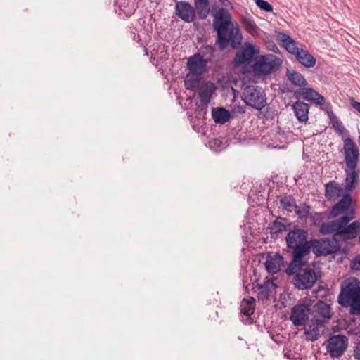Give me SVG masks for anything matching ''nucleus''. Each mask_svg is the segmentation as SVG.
<instances>
[{
    "mask_svg": "<svg viewBox=\"0 0 360 360\" xmlns=\"http://www.w3.org/2000/svg\"><path fill=\"white\" fill-rule=\"evenodd\" d=\"M286 76L288 80L296 86L304 87L308 85L304 76L294 70H287Z\"/></svg>",
    "mask_w": 360,
    "mask_h": 360,
    "instance_id": "b1692460",
    "label": "nucleus"
},
{
    "mask_svg": "<svg viewBox=\"0 0 360 360\" xmlns=\"http://www.w3.org/2000/svg\"><path fill=\"white\" fill-rule=\"evenodd\" d=\"M280 203L281 207L290 212H292V211H295V209L296 208V202L295 200L292 198L290 195H285L280 200Z\"/></svg>",
    "mask_w": 360,
    "mask_h": 360,
    "instance_id": "c756f323",
    "label": "nucleus"
},
{
    "mask_svg": "<svg viewBox=\"0 0 360 360\" xmlns=\"http://www.w3.org/2000/svg\"><path fill=\"white\" fill-rule=\"evenodd\" d=\"M359 236V243H360V231L359 232V234H358V236Z\"/></svg>",
    "mask_w": 360,
    "mask_h": 360,
    "instance_id": "a18cd8bd",
    "label": "nucleus"
},
{
    "mask_svg": "<svg viewBox=\"0 0 360 360\" xmlns=\"http://www.w3.org/2000/svg\"><path fill=\"white\" fill-rule=\"evenodd\" d=\"M354 356L358 359L360 360V341L356 345L354 352Z\"/></svg>",
    "mask_w": 360,
    "mask_h": 360,
    "instance_id": "58836bf2",
    "label": "nucleus"
},
{
    "mask_svg": "<svg viewBox=\"0 0 360 360\" xmlns=\"http://www.w3.org/2000/svg\"><path fill=\"white\" fill-rule=\"evenodd\" d=\"M292 108L296 117L300 122H307L308 120V113L309 110L308 104L303 101H298L292 105Z\"/></svg>",
    "mask_w": 360,
    "mask_h": 360,
    "instance_id": "aec40b11",
    "label": "nucleus"
},
{
    "mask_svg": "<svg viewBox=\"0 0 360 360\" xmlns=\"http://www.w3.org/2000/svg\"><path fill=\"white\" fill-rule=\"evenodd\" d=\"M269 296V290L266 287L259 286L258 292V298L259 300L268 299Z\"/></svg>",
    "mask_w": 360,
    "mask_h": 360,
    "instance_id": "e433bc0d",
    "label": "nucleus"
},
{
    "mask_svg": "<svg viewBox=\"0 0 360 360\" xmlns=\"http://www.w3.org/2000/svg\"><path fill=\"white\" fill-rule=\"evenodd\" d=\"M354 217V212L352 210L335 220L323 222L320 226L319 233L322 235L333 233V238L335 241L353 240L360 231V221L356 220L349 224Z\"/></svg>",
    "mask_w": 360,
    "mask_h": 360,
    "instance_id": "7ed1b4c3",
    "label": "nucleus"
},
{
    "mask_svg": "<svg viewBox=\"0 0 360 360\" xmlns=\"http://www.w3.org/2000/svg\"><path fill=\"white\" fill-rule=\"evenodd\" d=\"M243 99L248 105L259 110L266 104L265 93L257 86H247L243 92Z\"/></svg>",
    "mask_w": 360,
    "mask_h": 360,
    "instance_id": "6e6552de",
    "label": "nucleus"
},
{
    "mask_svg": "<svg viewBox=\"0 0 360 360\" xmlns=\"http://www.w3.org/2000/svg\"><path fill=\"white\" fill-rule=\"evenodd\" d=\"M328 117L330 120V123L333 125V127L335 129V131L341 134H345L347 132L346 129L342 124L341 122H339L337 116L333 113V111L328 112Z\"/></svg>",
    "mask_w": 360,
    "mask_h": 360,
    "instance_id": "c85d7f7f",
    "label": "nucleus"
},
{
    "mask_svg": "<svg viewBox=\"0 0 360 360\" xmlns=\"http://www.w3.org/2000/svg\"><path fill=\"white\" fill-rule=\"evenodd\" d=\"M212 91L207 89H202L199 93L200 100L205 105H207L210 102Z\"/></svg>",
    "mask_w": 360,
    "mask_h": 360,
    "instance_id": "72a5a7b5",
    "label": "nucleus"
},
{
    "mask_svg": "<svg viewBox=\"0 0 360 360\" xmlns=\"http://www.w3.org/2000/svg\"><path fill=\"white\" fill-rule=\"evenodd\" d=\"M358 176H359L356 172V169L349 170V172H347L346 178L345 180V184L344 186V191L345 193H349L355 189L356 185L357 184Z\"/></svg>",
    "mask_w": 360,
    "mask_h": 360,
    "instance_id": "a878e982",
    "label": "nucleus"
},
{
    "mask_svg": "<svg viewBox=\"0 0 360 360\" xmlns=\"http://www.w3.org/2000/svg\"><path fill=\"white\" fill-rule=\"evenodd\" d=\"M353 265L356 269H360V255L354 258Z\"/></svg>",
    "mask_w": 360,
    "mask_h": 360,
    "instance_id": "ea45409f",
    "label": "nucleus"
},
{
    "mask_svg": "<svg viewBox=\"0 0 360 360\" xmlns=\"http://www.w3.org/2000/svg\"><path fill=\"white\" fill-rule=\"evenodd\" d=\"M310 311L309 304L306 303L297 304L291 309L290 319L296 326H303L308 320Z\"/></svg>",
    "mask_w": 360,
    "mask_h": 360,
    "instance_id": "ddd939ff",
    "label": "nucleus"
},
{
    "mask_svg": "<svg viewBox=\"0 0 360 360\" xmlns=\"http://www.w3.org/2000/svg\"><path fill=\"white\" fill-rule=\"evenodd\" d=\"M292 284L297 290H308L311 288L317 281V275L311 268H298L293 274Z\"/></svg>",
    "mask_w": 360,
    "mask_h": 360,
    "instance_id": "0eeeda50",
    "label": "nucleus"
},
{
    "mask_svg": "<svg viewBox=\"0 0 360 360\" xmlns=\"http://www.w3.org/2000/svg\"><path fill=\"white\" fill-rule=\"evenodd\" d=\"M345 162L349 170L356 169L359 162V151L355 142L349 137L344 139Z\"/></svg>",
    "mask_w": 360,
    "mask_h": 360,
    "instance_id": "1a4fd4ad",
    "label": "nucleus"
},
{
    "mask_svg": "<svg viewBox=\"0 0 360 360\" xmlns=\"http://www.w3.org/2000/svg\"><path fill=\"white\" fill-rule=\"evenodd\" d=\"M201 77H195V78L189 77L185 81V84L187 89H193L197 88L200 84Z\"/></svg>",
    "mask_w": 360,
    "mask_h": 360,
    "instance_id": "f704fd0d",
    "label": "nucleus"
},
{
    "mask_svg": "<svg viewBox=\"0 0 360 360\" xmlns=\"http://www.w3.org/2000/svg\"><path fill=\"white\" fill-rule=\"evenodd\" d=\"M208 63V59H205L202 55L197 53L188 58L186 67L193 77H201L206 71Z\"/></svg>",
    "mask_w": 360,
    "mask_h": 360,
    "instance_id": "9b49d317",
    "label": "nucleus"
},
{
    "mask_svg": "<svg viewBox=\"0 0 360 360\" xmlns=\"http://www.w3.org/2000/svg\"><path fill=\"white\" fill-rule=\"evenodd\" d=\"M308 232L302 229L290 231L285 237L288 248L290 250L292 260L285 269L287 275L294 274L298 268L308 264L310 255V243Z\"/></svg>",
    "mask_w": 360,
    "mask_h": 360,
    "instance_id": "f257e3e1",
    "label": "nucleus"
},
{
    "mask_svg": "<svg viewBox=\"0 0 360 360\" xmlns=\"http://www.w3.org/2000/svg\"><path fill=\"white\" fill-rule=\"evenodd\" d=\"M175 13L186 22H191L195 18V8L188 2L184 1L176 2Z\"/></svg>",
    "mask_w": 360,
    "mask_h": 360,
    "instance_id": "4468645a",
    "label": "nucleus"
},
{
    "mask_svg": "<svg viewBox=\"0 0 360 360\" xmlns=\"http://www.w3.org/2000/svg\"><path fill=\"white\" fill-rule=\"evenodd\" d=\"M311 319L305 328L306 338L308 340H316L325 331L326 323L332 317L333 312L329 304L319 301L311 311Z\"/></svg>",
    "mask_w": 360,
    "mask_h": 360,
    "instance_id": "20e7f679",
    "label": "nucleus"
},
{
    "mask_svg": "<svg viewBox=\"0 0 360 360\" xmlns=\"http://www.w3.org/2000/svg\"><path fill=\"white\" fill-rule=\"evenodd\" d=\"M232 111L234 114H243L245 112V109L242 105H234Z\"/></svg>",
    "mask_w": 360,
    "mask_h": 360,
    "instance_id": "4c0bfd02",
    "label": "nucleus"
},
{
    "mask_svg": "<svg viewBox=\"0 0 360 360\" xmlns=\"http://www.w3.org/2000/svg\"><path fill=\"white\" fill-rule=\"evenodd\" d=\"M338 302L343 307H349V313L360 316V281L350 277L341 283Z\"/></svg>",
    "mask_w": 360,
    "mask_h": 360,
    "instance_id": "39448f33",
    "label": "nucleus"
},
{
    "mask_svg": "<svg viewBox=\"0 0 360 360\" xmlns=\"http://www.w3.org/2000/svg\"><path fill=\"white\" fill-rule=\"evenodd\" d=\"M341 197L342 198L331 207L328 218L336 217L349 210L353 202L352 195L350 193H345Z\"/></svg>",
    "mask_w": 360,
    "mask_h": 360,
    "instance_id": "2eb2a0df",
    "label": "nucleus"
},
{
    "mask_svg": "<svg viewBox=\"0 0 360 360\" xmlns=\"http://www.w3.org/2000/svg\"><path fill=\"white\" fill-rule=\"evenodd\" d=\"M242 23L244 25L245 30L250 34L254 35L258 33L259 28L255 24L253 20H251L246 17L242 18Z\"/></svg>",
    "mask_w": 360,
    "mask_h": 360,
    "instance_id": "7c9ffc66",
    "label": "nucleus"
},
{
    "mask_svg": "<svg viewBox=\"0 0 360 360\" xmlns=\"http://www.w3.org/2000/svg\"><path fill=\"white\" fill-rule=\"evenodd\" d=\"M212 117L214 121L218 124H225L231 117L230 112L224 108H213Z\"/></svg>",
    "mask_w": 360,
    "mask_h": 360,
    "instance_id": "393cba45",
    "label": "nucleus"
},
{
    "mask_svg": "<svg viewBox=\"0 0 360 360\" xmlns=\"http://www.w3.org/2000/svg\"><path fill=\"white\" fill-rule=\"evenodd\" d=\"M286 223L285 218L278 217L270 224L269 229L271 238H276L279 233L286 231Z\"/></svg>",
    "mask_w": 360,
    "mask_h": 360,
    "instance_id": "4be33fe9",
    "label": "nucleus"
},
{
    "mask_svg": "<svg viewBox=\"0 0 360 360\" xmlns=\"http://www.w3.org/2000/svg\"><path fill=\"white\" fill-rule=\"evenodd\" d=\"M255 53V49L252 44H246L234 57V63L239 65L252 60Z\"/></svg>",
    "mask_w": 360,
    "mask_h": 360,
    "instance_id": "dca6fc26",
    "label": "nucleus"
},
{
    "mask_svg": "<svg viewBox=\"0 0 360 360\" xmlns=\"http://www.w3.org/2000/svg\"><path fill=\"white\" fill-rule=\"evenodd\" d=\"M255 299L250 297L248 299H243L241 302L240 308V312L245 316H249L255 312Z\"/></svg>",
    "mask_w": 360,
    "mask_h": 360,
    "instance_id": "cd10ccee",
    "label": "nucleus"
},
{
    "mask_svg": "<svg viewBox=\"0 0 360 360\" xmlns=\"http://www.w3.org/2000/svg\"><path fill=\"white\" fill-rule=\"evenodd\" d=\"M297 93L301 94L304 99L313 101L318 105H323L325 103V98L311 88L302 87Z\"/></svg>",
    "mask_w": 360,
    "mask_h": 360,
    "instance_id": "6ab92c4d",
    "label": "nucleus"
},
{
    "mask_svg": "<svg viewBox=\"0 0 360 360\" xmlns=\"http://www.w3.org/2000/svg\"><path fill=\"white\" fill-rule=\"evenodd\" d=\"M310 210L311 207L309 205L302 204L300 206H297L296 205V208L295 209V211L300 218H303L306 217L309 214Z\"/></svg>",
    "mask_w": 360,
    "mask_h": 360,
    "instance_id": "473e14b6",
    "label": "nucleus"
},
{
    "mask_svg": "<svg viewBox=\"0 0 360 360\" xmlns=\"http://www.w3.org/2000/svg\"><path fill=\"white\" fill-rule=\"evenodd\" d=\"M283 264V257L280 254L271 255L266 256V259L264 263L266 270L274 274L280 271L281 266Z\"/></svg>",
    "mask_w": 360,
    "mask_h": 360,
    "instance_id": "f3484780",
    "label": "nucleus"
},
{
    "mask_svg": "<svg viewBox=\"0 0 360 360\" xmlns=\"http://www.w3.org/2000/svg\"><path fill=\"white\" fill-rule=\"evenodd\" d=\"M348 345V338L343 335H337L330 337L328 341L327 351L331 356L338 358L346 350Z\"/></svg>",
    "mask_w": 360,
    "mask_h": 360,
    "instance_id": "f8f14e48",
    "label": "nucleus"
},
{
    "mask_svg": "<svg viewBox=\"0 0 360 360\" xmlns=\"http://www.w3.org/2000/svg\"><path fill=\"white\" fill-rule=\"evenodd\" d=\"M279 39L285 49L294 56L302 49L297 46V42L286 34L281 33L279 34Z\"/></svg>",
    "mask_w": 360,
    "mask_h": 360,
    "instance_id": "5701e85b",
    "label": "nucleus"
},
{
    "mask_svg": "<svg viewBox=\"0 0 360 360\" xmlns=\"http://www.w3.org/2000/svg\"><path fill=\"white\" fill-rule=\"evenodd\" d=\"M282 65V60L274 54H266L257 58L252 65L256 76H266L277 71Z\"/></svg>",
    "mask_w": 360,
    "mask_h": 360,
    "instance_id": "423d86ee",
    "label": "nucleus"
},
{
    "mask_svg": "<svg viewBox=\"0 0 360 360\" xmlns=\"http://www.w3.org/2000/svg\"><path fill=\"white\" fill-rule=\"evenodd\" d=\"M359 143L360 145V137L359 138Z\"/></svg>",
    "mask_w": 360,
    "mask_h": 360,
    "instance_id": "49530a36",
    "label": "nucleus"
},
{
    "mask_svg": "<svg viewBox=\"0 0 360 360\" xmlns=\"http://www.w3.org/2000/svg\"><path fill=\"white\" fill-rule=\"evenodd\" d=\"M351 105L356 111L360 112V102L352 100Z\"/></svg>",
    "mask_w": 360,
    "mask_h": 360,
    "instance_id": "a19ab883",
    "label": "nucleus"
},
{
    "mask_svg": "<svg viewBox=\"0 0 360 360\" xmlns=\"http://www.w3.org/2000/svg\"><path fill=\"white\" fill-rule=\"evenodd\" d=\"M295 56L297 60L305 68H310L316 65V58L307 51L303 49L297 52Z\"/></svg>",
    "mask_w": 360,
    "mask_h": 360,
    "instance_id": "412c9836",
    "label": "nucleus"
},
{
    "mask_svg": "<svg viewBox=\"0 0 360 360\" xmlns=\"http://www.w3.org/2000/svg\"><path fill=\"white\" fill-rule=\"evenodd\" d=\"M322 219V217H321V213H316L315 215L314 216V222L316 221H321Z\"/></svg>",
    "mask_w": 360,
    "mask_h": 360,
    "instance_id": "79ce46f5",
    "label": "nucleus"
},
{
    "mask_svg": "<svg viewBox=\"0 0 360 360\" xmlns=\"http://www.w3.org/2000/svg\"><path fill=\"white\" fill-rule=\"evenodd\" d=\"M257 6L262 11L271 12L273 11V6L265 0H256Z\"/></svg>",
    "mask_w": 360,
    "mask_h": 360,
    "instance_id": "c9c22d12",
    "label": "nucleus"
},
{
    "mask_svg": "<svg viewBox=\"0 0 360 360\" xmlns=\"http://www.w3.org/2000/svg\"><path fill=\"white\" fill-rule=\"evenodd\" d=\"M338 242L334 240L333 238L313 239L311 240L310 243V251L312 250L316 256H326L337 252L338 249Z\"/></svg>",
    "mask_w": 360,
    "mask_h": 360,
    "instance_id": "9d476101",
    "label": "nucleus"
},
{
    "mask_svg": "<svg viewBox=\"0 0 360 360\" xmlns=\"http://www.w3.org/2000/svg\"><path fill=\"white\" fill-rule=\"evenodd\" d=\"M344 192V188L335 181H330L325 184V196L328 200L341 197Z\"/></svg>",
    "mask_w": 360,
    "mask_h": 360,
    "instance_id": "a211bd4d",
    "label": "nucleus"
},
{
    "mask_svg": "<svg viewBox=\"0 0 360 360\" xmlns=\"http://www.w3.org/2000/svg\"><path fill=\"white\" fill-rule=\"evenodd\" d=\"M200 51L201 52L200 54L203 56V58L207 56L206 59H208L209 62H210L214 56L215 49L212 46L205 45L200 48Z\"/></svg>",
    "mask_w": 360,
    "mask_h": 360,
    "instance_id": "2f4dec72",
    "label": "nucleus"
},
{
    "mask_svg": "<svg viewBox=\"0 0 360 360\" xmlns=\"http://www.w3.org/2000/svg\"><path fill=\"white\" fill-rule=\"evenodd\" d=\"M207 106V105H205V106H202V107L198 106V111H201V112H204V110H205Z\"/></svg>",
    "mask_w": 360,
    "mask_h": 360,
    "instance_id": "37998d69",
    "label": "nucleus"
},
{
    "mask_svg": "<svg viewBox=\"0 0 360 360\" xmlns=\"http://www.w3.org/2000/svg\"><path fill=\"white\" fill-rule=\"evenodd\" d=\"M213 27L217 34L216 43L220 50L225 49L229 44L236 49L241 44L240 30L231 21V15L225 8H220L214 15Z\"/></svg>",
    "mask_w": 360,
    "mask_h": 360,
    "instance_id": "f03ea898",
    "label": "nucleus"
},
{
    "mask_svg": "<svg viewBox=\"0 0 360 360\" xmlns=\"http://www.w3.org/2000/svg\"><path fill=\"white\" fill-rule=\"evenodd\" d=\"M194 4L198 17L205 19L210 12L209 0H194Z\"/></svg>",
    "mask_w": 360,
    "mask_h": 360,
    "instance_id": "bb28decb",
    "label": "nucleus"
},
{
    "mask_svg": "<svg viewBox=\"0 0 360 360\" xmlns=\"http://www.w3.org/2000/svg\"><path fill=\"white\" fill-rule=\"evenodd\" d=\"M221 3L224 6H228V4H230L229 1L228 0H221Z\"/></svg>",
    "mask_w": 360,
    "mask_h": 360,
    "instance_id": "c03bdc74",
    "label": "nucleus"
}]
</instances>
